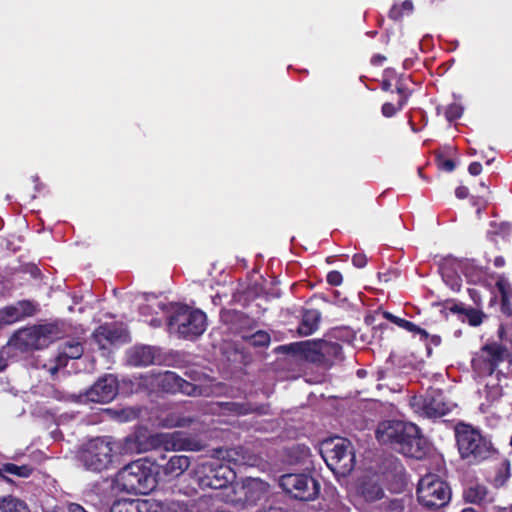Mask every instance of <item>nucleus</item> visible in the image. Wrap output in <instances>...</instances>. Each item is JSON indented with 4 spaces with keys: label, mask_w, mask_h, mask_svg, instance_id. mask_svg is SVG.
I'll return each instance as SVG.
<instances>
[{
    "label": "nucleus",
    "mask_w": 512,
    "mask_h": 512,
    "mask_svg": "<svg viewBox=\"0 0 512 512\" xmlns=\"http://www.w3.org/2000/svg\"><path fill=\"white\" fill-rule=\"evenodd\" d=\"M440 337L439 336H433L432 337V342L435 344V345H439L440 344Z\"/></svg>",
    "instance_id": "nucleus-58"
},
{
    "label": "nucleus",
    "mask_w": 512,
    "mask_h": 512,
    "mask_svg": "<svg viewBox=\"0 0 512 512\" xmlns=\"http://www.w3.org/2000/svg\"><path fill=\"white\" fill-rule=\"evenodd\" d=\"M161 323H162V322H161V320H160V319L153 318V319H151V321H150V323H149V324H150L152 327H159V326H161Z\"/></svg>",
    "instance_id": "nucleus-52"
},
{
    "label": "nucleus",
    "mask_w": 512,
    "mask_h": 512,
    "mask_svg": "<svg viewBox=\"0 0 512 512\" xmlns=\"http://www.w3.org/2000/svg\"><path fill=\"white\" fill-rule=\"evenodd\" d=\"M315 352L318 356L316 360L325 365H331L342 358V347L336 342L321 341L316 345Z\"/></svg>",
    "instance_id": "nucleus-23"
},
{
    "label": "nucleus",
    "mask_w": 512,
    "mask_h": 512,
    "mask_svg": "<svg viewBox=\"0 0 512 512\" xmlns=\"http://www.w3.org/2000/svg\"><path fill=\"white\" fill-rule=\"evenodd\" d=\"M221 318H222V320L225 323H227V324L230 323L231 324L229 329L231 331H233V332H238L239 331V327L236 325V322L241 321V320L244 319L243 314L240 313V312H237V311H227V312H224V313H222Z\"/></svg>",
    "instance_id": "nucleus-36"
},
{
    "label": "nucleus",
    "mask_w": 512,
    "mask_h": 512,
    "mask_svg": "<svg viewBox=\"0 0 512 512\" xmlns=\"http://www.w3.org/2000/svg\"><path fill=\"white\" fill-rule=\"evenodd\" d=\"M205 471L209 473L205 475V478L202 480L204 485L210 486L212 488H222L226 486V484L233 477V473L227 467L219 466L217 469L214 468L213 463H206L203 465Z\"/></svg>",
    "instance_id": "nucleus-19"
},
{
    "label": "nucleus",
    "mask_w": 512,
    "mask_h": 512,
    "mask_svg": "<svg viewBox=\"0 0 512 512\" xmlns=\"http://www.w3.org/2000/svg\"><path fill=\"white\" fill-rule=\"evenodd\" d=\"M60 336L61 330L57 324H44L19 330L11 343L21 350L43 349Z\"/></svg>",
    "instance_id": "nucleus-7"
},
{
    "label": "nucleus",
    "mask_w": 512,
    "mask_h": 512,
    "mask_svg": "<svg viewBox=\"0 0 512 512\" xmlns=\"http://www.w3.org/2000/svg\"><path fill=\"white\" fill-rule=\"evenodd\" d=\"M386 512H423V508L415 504L411 497L405 496L391 500Z\"/></svg>",
    "instance_id": "nucleus-31"
},
{
    "label": "nucleus",
    "mask_w": 512,
    "mask_h": 512,
    "mask_svg": "<svg viewBox=\"0 0 512 512\" xmlns=\"http://www.w3.org/2000/svg\"><path fill=\"white\" fill-rule=\"evenodd\" d=\"M398 326L401 327V328H404L406 329L407 331H410V332H413V333H418L420 334L423 338H427L428 337V333L421 329L420 327L416 326L414 323L408 321V320H405V319H400L398 320Z\"/></svg>",
    "instance_id": "nucleus-39"
},
{
    "label": "nucleus",
    "mask_w": 512,
    "mask_h": 512,
    "mask_svg": "<svg viewBox=\"0 0 512 512\" xmlns=\"http://www.w3.org/2000/svg\"><path fill=\"white\" fill-rule=\"evenodd\" d=\"M396 89H397L398 94L400 95L399 109H402L408 100L410 92L408 91V89L404 86V84L401 81H398Z\"/></svg>",
    "instance_id": "nucleus-40"
},
{
    "label": "nucleus",
    "mask_w": 512,
    "mask_h": 512,
    "mask_svg": "<svg viewBox=\"0 0 512 512\" xmlns=\"http://www.w3.org/2000/svg\"><path fill=\"white\" fill-rule=\"evenodd\" d=\"M162 386L169 392H182L187 395H196L198 389L195 385L177 376L174 372L167 371L162 377Z\"/></svg>",
    "instance_id": "nucleus-22"
},
{
    "label": "nucleus",
    "mask_w": 512,
    "mask_h": 512,
    "mask_svg": "<svg viewBox=\"0 0 512 512\" xmlns=\"http://www.w3.org/2000/svg\"><path fill=\"white\" fill-rule=\"evenodd\" d=\"M6 367V360L5 358L0 354V371Z\"/></svg>",
    "instance_id": "nucleus-55"
},
{
    "label": "nucleus",
    "mask_w": 512,
    "mask_h": 512,
    "mask_svg": "<svg viewBox=\"0 0 512 512\" xmlns=\"http://www.w3.org/2000/svg\"><path fill=\"white\" fill-rule=\"evenodd\" d=\"M461 512H475L472 508L463 509Z\"/></svg>",
    "instance_id": "nucleus-62"
},
{
    "label": "nucleus",
    "mask_w": 512,
    "mask_h": 512,
    "mask_svg": "<svg viewBox=\"0 0 512 512\" xmlns=\"http://www.w3.org/2000/svg\"><path fill=\"white\" fill-rule=\"evenodd\" d=\"M117 486L128 493L148 494L156 487L152 464L138 459L124 466L116 475Z\"/></svg>",
    "instance_id": "nucleus-4"
},
{
    "label": "nucleus",
    "mask_w": 512,
    "mask_h": 512,
    "mask_svg": "<svg viewBox=\"0 0 512 512\" xmlns=\"http://www.w3.org/2000/svg\"><path fill=\"white\" fill-rule=\"evenodd\" d=\"M127 360L133 366H149L160 361V354L155 347L140 345L128 351Z\"/></svg>",
    "instance_id": "nucleus-17"
},
{
    "label": "nucleus",
    "mask_w": 512,
    "mask_h": 512,
    "mask_svg": "<svg viewBox=\"0 0 512 512\" xmlns=\"http://www.w3.org/2000/svg\"><path fill=\"white\" fill-rule=\"evenodd\" d=\"M152 442L167 451H200L203 447L199 441L187 437L180 431L156 434L152 437Z\"/></svg>",
    "instance_id": "nucleus-14"
},
{
    "label": "nucleus",
    "mask_w": 512,
    "mask_h": 512,
    "mask_svg": "<svg viewBox=\"0 0 512 512\" xmlns=\"http://www.w3.org/2000/svg\"><path fill=\"white\" fill-rule=\"evenodd\" d=\"M84 352L83 345L78 340H68L61 345L60 351L56 357V366L51 368L55 373L60 367L66 366L69 359H79Z\"/></svg>",
    "instance_id": "nucleus-20"
},
{
    "label": "nucleus",
    "mask_w": 512,
    "mask_h": 512,
    "mask_svg": "<svg viewBox=\"0 0 512 512\" xmlns=\"http://www.w3.org/2000/svg\"><path fill=\"white\" fill-rule=\"evenodd\" d=\"M510 357V352L504 344L491 342L484 345L472 358L474 373L484 380V388L479 392L485 395L489 403L502 396L503 381L506 377L500 366L505 363L509 365Z\"/></svg>",
    "instance_id": "nucleus-1"
},
{
    "label": "nucleus",
    "mask_w": 512,
    "mask_h": 512,
    "mask_svg": "<svg viewBox=\"0 0 512 512\" xmlns=\"http://www.w3.org/2000/svg\"><path fill=\"white\" fill-rule=\"evenodd\" d=\"M157 308L163 312L171 311L167 322L170 333L194 339L206 330V315L200 310H193L185 305H167L163 302H157Z\"/></svg>",
    "instance_id": "nucleus-3"
},
{
    "label": "nucleus",
    "mask_w": 512,
    "mask_h": 512,
    "mask_svg": "<svg viewBox=\"0 0 512 512\" xmlns=\"http://www.w3.org/2000/svg\"><path fill=\"white\" fill-rule=\"evenodd\" d=\"M190 466V458L186 455H174L164 466V473L169 476L178 477Z\"/></svg>",
    "instance_id": "nucleus-26"
},
{
    "label": "nucleus",
    "mask_w": 512,
    "mask_h": 512,
    "mask_svg": "<svg viewBox=\"0 0 512 512\" xmlns=\"http://www.w3.org/2000/svg\"><path fill=\"white\" fill-rule=\"evenodd\" d=\"M235 407H236V411L240 414H246L249 412V409H247L245 406L243 405H238V404H233Z\"/></svg>",
    "instance_id": "nucleus-50"
},
{
    "label": "nucleus",
    "mask_w": 512,
    "mask_h": 512,
    "mask_svg": "<svg viewBox=\"0 0 512 512\" xmlns=\"http://www.w3.org/2000/svg\"><path fill=\"white\" fill-rule=\"evenodd\" d=\"M47 512H64L61 508L55 507L51 510H48Z\"/></svg>",
    "instance_id": "nucleus-59"
},
{
    "label": "nucleus",
    "mask_w": 512,
    "mask_h": 512,
    "mask_svg": "<svg viewBox=\"0 0 512 512\" xmlns=\"http://www.w3.org/2000/svg\"><path fill=\"white\" fill-rule=\"evenodd\" d=\"M248 341L255 347H264L270 343V336L267 332L259 330L248 337Z\"/></svg>",
    "instance_id": "nucleus-37"
},
{
    "label": "nucleus",
    "mask_w": 512,
    "mask_h": 512,
    "mask_svg": "<svg viewBox=\"0 0 512 512\" xmlns=\"http://www.w3.org/2000/svg\"><path fill=\"white\" fill-rule=\"evenodd\" d=\"M468 188H466L465 186H459L458 188H456L455 190V195L457 198L459 199H464L468 196Z\"/></svg>",
    "instance_id": "nucleus-49"
},
{
    "label": "nucleus",
    "mask_w": 512,
    "mask_h": 512,
    "mask_svg": "<svg viewBox=\"0 0 512 512\" xmlns=\"http://www.w3.org/2000/svg\"><path fill=\"white\" fill-rule=\"evenodd\" d=\"M455 434L459 453L469 463H478L491 455V442L472 426L459 424Z\"/></svg>",
    "instance_id": "nucleus-5"
},
{
    "label": "nucleus",
    "mask_w": 512,
    "mask_h": 512,
    "mask_svg": "<svg viewBox=\"0 0 512 512\" xmlns=\"http://www.w3.org/2000/svg\"><path fill=\"white\" fill-rule=\"evenodd\" d=\"M463 114V107L458 103H452L447 106L445 110L446 119L449 122H452L458 118H460Z\"/></svg>",
    "instance_id": "nucleus-38"
},
{
    "label": "nucleus",
    "mask_w": 512,
    "mask_h": 512,
    "mask_svg": "<svg viewBox=\"0 0 512 512\" xmlns=\"http://www.w3.org/2000/svg\"><path fill=\"white\" fill-rule=\"evenodd\" d=\"M113 444L109 437L91 440L80 451L79 462L87 470L100 472L107 469L113 459Z\"/></svg>",
    "instance_id": "nucleus-9"
},
{
    "label": "nucleus",
    "mask_w": 512,
    "mask_h": 512,
    "mask_svg": "<svg viewBox=\"0 0 512 512\" xmlns=\"http://www.w3.org/2000/svg\"><path fill=\"white\" fill-rule=\"evenodd\" d=\"M464 498L466 501L475 504H482L490 501L488 490L482 485L468 487L464 492Z\"/></svg>",
    "instance_id": "nucleus-33"
},
{
    "label": "nucleus",
    "mask_w": 512,
    "mask_h": 512,
    "mask_svg": "<svg viewBox=\"0 0 512 512\" xmlns=\"http://www.w3.org/2000/svg\"><path fill=\"white\" fill-rule=\"evenodd\" d=\"M148 308H150V306L142 307V308H141V313H142V314H145V313H146V310H147Z\"/></svg>",
    "instance_id": "nucleus-63"
},
{
    "label": "nucleus",
    "mask_w": 512,
    "mask_h": 512,
    "mask_svg": "<svg viewBox=\"0 0 512 512\" xmlns=\"http://www.w3.org/2000/svg\"><path fill=\"white\" fill-rule=\"evenodd\" d=\"M176 426H182L183 424L179 421L175 424Z\"/></svg>",
    "instance_id": "nucleus-64"
},
{
    "label": "nucleus",
    "mask_w": 512,
    "mask_h": 512,
    "mask_svg": "<svg viewBox=\"0 0 512 512\" xmlns=\"http://www.w3.org/2000/svg\"><path fill=\"white\" fill-rule=\"evenodd\" d=\"M496 288L501 296L502 311L508 315L512 314V287L504 277L496 281Z\"/></svg>",
    "instance_id": "nucleus-30"
},
{
    "label": "nucleus",
    "mask_w": 512,
    "mask_h": 512,
    "mask_svg": "<svg viewBox=\"0 0 512 512\" xmlns=\"http://www.w3.org/2000/svg\"><path fill=\"white\" fill-rule=\"evenodd\" d=\"M118 392V382L115 376L108 374L99 378L86 393L78 396L81 403H108Z\"/></svg>",
    "instance_id": "nucleus-12"
},
{
    "label": "nucleus",
    "mask_w": 512,
    "mask_h": 512,
    "mask_svg": "<svg viewBox=\"0 0 512 512\" xmlns=\"http://www.w3.org/2000/svg\"><path fill=\"white\" fill-rule=\"evenodd\" d=\"M492 227H497L495 222L491 223ZM499 229L492 231L494 234H501L503 236H507L510 234L511 225L509 223H500L498 224Z\"/></svg>",
    "instance_id": "nucleus-43"
},
{
    "label": "nucleus",
    "mask_w": 512,
    "mask_h": 512,
    "mask_svg": "<svg viewBox=\"0 0 512 512\" xmlns=\"http://www.w3.org/2000/svg\"><path fill=\"white\" fill-rule=\"evenodd\" d=\"M441 169L451 172L455 169V163L451 159H444L439 163Z\"/></svg>",
    "instance_id": "nucleus-46"
},
{
    "label": "nucleus",
    "mask_w": 512,
    "mask_h": 512,
    "mask_svg": "<svg viewBox=\"0 0 512 512\" xmlns=\"http://www.w3.org/2000/svg\"><path fill=\"white\" fill-rule=\"evenodd\" d=\"M352 262L357 268H363L367 263V259L363 254H355L352 258Z\"/></svg>",
    "instance_id": "nucleus-45"
},
{
    "label": "nucleus",
    "mask_w": 512,
    "mask_h": 512,
    "mask_svg": "<svg viewBox=\"0 0 512 512\" xmlns=\"http://www.w3.org/2000/svg\"><path fill=\"white\" fill-rule=\"evenodd\" d=\"M400 110L399 109V106L396 108L393 104L391 103H384L383 106H382V114L385 116V117H392L393 115L396 114V112Z\"/></svg>",
    "instance_id": "nucleus-44"
},
{
    "label": "nucleus",
    "mask_w": 512,
    "mask_h": 512,
    "mask_svg": "<svg viewBox=\"0 0 512 512\" xmlns=\"http://www.w3.org/2000/svg\"><path fill=\"white\" fill-rule=\"evenodd\" d=\"M417 496L422 508L437 510L449 502L451 491L437 475L427 474L418 483Z\"/></svg>",
    "instance_id": "nucleus-8"
},
{
    "label": "nucleus",
    "mask_w": 512,
    "mask_h": 512,
    "mask_svg": "<svg viewBox=\"0 0 512 512\" xmlns=\"http://www.w3.org/2000/svg\"><path fill=\"white\" fill-rule=\"evenodd\" d=\"M255 512H282V510L279 508H274V507L269 506L268 510L261 508V509H257Z\"/></svg>",
    "instance_id": "nucleus-51"
},
{
    "label": "nucleus",
    "mask_w": 512,
    "mask_h": 512,
    "mask_svg": "<svg viewBox=\"0 0 512 512\" xmlns=\"http://www.w3.org/2000/svg\"><path fill=\"white\" fill-rule=\"evenodd\" d=\"M383 316H384V318H386L387 320L392 321V319H393V316H394V315H393L392 313H390V312H384V313H383Z\"/></svg>",
    "instance_id": "nucleus-56"
},
{
    "label": "nucleus",
    "mask_w": 512,
    "mask_h": 512,
    "mask_svg": "<svg viewBox=\"0 0 512 512\" xmlns=\"http://www.w3.org/2000/svg\"><path fill=\"white\" fill-rule=\"evenodd\" d=\"M383 60H385V57L381 55H377L372 59L373 63H381Z\"/></svg>",
    "instance_id": "nucleus-54"
},
{
    "label": "nucleus",
    "mask_w": 512,
    "mask_h": 512,
    "mask_svg": "<svg viewBox=\"0 0 512 512\" xmlns=\"http://www.w3.org/2000/svg\"><path fill=\"white\" fill-rule=\"evenodd\" d=\"M469 292V295L471 297V299L473 300V302L479 306L481 304V296H480V293L477 289L475 288H471L468 290Z\"/></svg>",
    "instance_id": "nucleus-48"
},
{
    "label": "nucleus",
    "mask_w": 512,
    "mask_h": 512,
    "mask_svg": "<svg viewBox=\"0 0 512 512\" xmlns=\"http://www.w3.org/2000/svg\"><path fill=\"white\" fill-rule=\"evenodd\" d=\"M320 313L315 309L306 310L302 315L298 332L302 336H308L314 333L319 325Z\"/></svg>",
    "instance_id": "nucleus-25"
},
{
    "label": "nucleus",
    "mask_w": 512,
    "mask_h": 512,
    "mask_svg": "<svg viewBox=\"0 0 512 512\" xmlns=\"http://www.w3.org/2000/svg\"><path fill=\"white\" fill-rule=\"evenodd\" d=\"M243 490L247 507H253L266 500L269 485L260 479L254 478L246 481Z\"/></svg>",
    "instance_id": "nucleus-18"
},
{
    "label": "nucleus",
    "mask_w": 512,
    "mask_h": 512,
    "mask_svg": "<svg viewBox=\"0 0 512 512\" xmlns=\"http://www.w3.org/2000/svg\"><path fill=\"white\" fill-rule=\"evenodd\" d=\"M461 261V273L464 274L468 282L474 284H481L485 280V271L477 266L473 261L460 260Z\"/></svg>",
    "instance_id": "nucleus-29"
},
{
    "label": "nucleus",
    "mask_w": 512,
    "mask_h": 512,
    "mask_svg": "<svg viewBox=\"0 0 512 512\" xmlns=\"http://www.w3.org/2000/svg\"><path fill=\"white\" fill-rule=\"evenodd\" d=\"M363 509L365 512H386L390 499L385 496L382 488L374 483H365L361 488Z\"/></svg>",
    "instance_id": "nucleus-15"
},
{
    "label": "nucleus",
    "mask_w": 512,
    "mask_h": 512,
    "mask_svg": "<svg viewBox=\"0 0 512 512\" xmlns=\"http://www.w3.org/2000/svg\"><path fill=\"white\" fill-rule=\"evenodd\" d=\"M378 277H379L380 279L383 277L385 281H387V280H388V279H387V277H386V274H381V273H379V274H378Z\"/></svg>",
    "instance_id": "nucleus-61"
},
{
    "label": "nucleus",
    "mask_w": 512,
    "mask_h": 512,
    "mask_svg": "<svg viewBox=\"0 0 512 512\" xmlns=\"http://www.w3.org/2000/svg\"><path fill=\"white\" fill-rule=\"evenodd\" d=\"M7 309L9 310L14 322L33 316L38 310L37 304L28 300L19 301L14 305L7 306Z\"/></svg>",
    "instance_id": "nucleus-27"
},
{
    "label": "nucleus",
    "mask_w": 512,
    "mask_h": 512,
    "mask_svg": "<svg viewBox=\"0 0 512 512\" xmlns=\"http://www.w3.org/2000/svg\"><path fill=\"white\" fill-rule=\"evenodd\" d=\"M400 319H401V318H399V317H397V316H395V315H394V316H393V319H392V321H391V322H393L394 324H396V325H397V324H398V322H399L398 320H400Z\"/></svg>",
    "instance_id": "nucleus-60"
},
{
    "label": "nucleus",
    "mask_w": 512,
    "mask_h": 512,
    "mask_svg": "<svg viewBox=\"0 0 512 512\" xmlns=\"http://www.w3.org/2000/svg\"><path fill=\"white\" fill-rule=\"evenodd\" d=\"M93 339L102 350L118 346L129 341V335L124 325L106 323L99 326L93 333Z\"/></svg>",
    "instance_id": "nucleus-13"
},
{
    "label": "nucleus",
    "mask_w": 512,
    "mask_h": 512,
    "mask_svg": "<svg viewBox=\"0 0 512 512\" xmlns=\"http://www.w3.org/2000/svg\"><path fill=\"white\" fill-rule=\"evenodd\" d=\"M279 484L287 493L294 498L311 501L314 500L320 491L319 483L307 474H285L279 479Z\"/></svg>",
    "instance_id": "nucleus-10"
},
{
    "label": "nucleus",
    "mask_w": 512,
    "mask_h": 512,
    "mask_svg": "<svg viewBox=\"0 0 512 512\" xmlns=\"http://www.w3.org/2000/svg\"><path fill=\"white\" fill-rule=\"evenodd\" d=\"M110 512H161V508L153 500L122 499L114 502Z\"/></svg>",
    "instance_id": "nucleus-16"
},
{
    "label": "nucleus",
    "mask_w": 512,
    "mask_h": 512,
    "mask_svg": "<svg viewBox=\"0 0 512 512\" xmlns=\"http://www.w3.org/2000/svg\"><path fill=\"white\" fill-rule=\"evenodd\" d=\"M413 8L412 1L405 0L401 5H393L389 11V17L393 20H400L405 14H411Z\"/></svg>",
    "instance_id": "nucleus-35"
},
{
    "label": "nucleus",
    "mask_w": 512,
    "mask_h": 512,
    "mask_svg": "<svg viewBox=\"0 0 512 512\" xmlns=\"http://www.w3.org/2000/svg\"><path fill=\"white\" fill-rule=\"evenodd\" d=\"M440 270L446 285L453 291H459L462 285V279L459 275V272H461V261L457 259H445Z\"/></svg>",
    "instance_id": "nucleus-21"
},
{
    "label": "nucleus",
    "mask_w": 512,
    "mask_h": 512,
    "mask_svg": "<svg viewBox=\"0 0 512 512\" xmlns=\"http://www.w3.org/2000/svg\"><path fill=\"white\" fill-rule=\"evenodd\" d=\"M15 323L7 307L0 309V326Z\"/></svg>",
    "instance_id": "nucleus-42"
},
{
    "label": "nucleus",
    "mask_w": 512,
    "mask_h": 512,
    "mask_svg": "<svg viewBox=\"0 0 512 512\" xmlns=\"http://www.w3.org/2000/svg\"><path fill=\"white\" fill-rule=\"evenodd\" d=\"M412 406L416 412L427 418H439L448 414L454 404L447 402L439 390H429L423 397H414Z\"/></svg>",
    "instance_id": "nucleus-11"
},
{
    "label": "nucleus",
    "mask_w": 512,
    "mask_h": 512,
    "mask_svg": "<svg viewBox=\"0 0 512 512\" xmlns=\"http://www.w3.org/2000/svg\"><path fill=\"white\" fill-rule=\"evenodd\" d=\"M1 512H30L27 504L11 495L0 497Z\"/></svg>",
    "instance_id": "nucleus-32"
},
{
    "label": "nucleus",
    "mask_w": 512,
    "mask_h": 512,
    "mask_svg": "<svg viewBox=\"0 0 512 512\" xmlns=\"http://www.w3.org/2000/svg\"><path fill=\"white\" fill-rule=\"evenodd\" d=\"M226 453L227 458L238 465L255 466L258 463V457L245 447H235L227 450Z\"/></svg>",
    "instance_id": "nucleus-24"
},
{
    "label": "nucleus",
    "mask_w": 512,
    "mask_h": 512,
    "mask_svg": "<svg viewBox=\"0 0 512 512\" xmlns=\"http://www.w3.org/2000/svg\"><path fill=\"white\" fill-rule=\"evenodd\" d=\"M342 281H343L342 274L338 271H330L327 274V282L330 285L338 286L342 283Z\"/></svg>",
    "instance_id": "nucleus-41"
},
{
    "label": "nucleus",
    "mask_w": 512,
    "mask_h": 512,
    "mask_svg": "<svg viewBox=\"0 0 512 512\" xmlns=\"http://www.w3.org/2000/svg\"><path fill=\"white\" fill-rule=\"evenodd\" d=\"M468 171L471 175L477 176L482 171V165L479 162H472L468 167Z\"/></svg>",
    "instance_id": "nucleus-47"
},
{
    "label": "nucleus",
    "mask_w": 512,
    "mask_h": 512,
    "mask_svg": "<svg viewBox=\"0 0 512 512\" xmlns=\"http://www.w3.org/2000/svg\"><path fill=\"white\" fill-rule=\"evenodd\" d=\"M382 89L384 91H389L391 89V83L389 81H387V80L383 81Z\"/></svg>",
    "instance_id": "nucleus-53"
},
{
    "label": "nucleus",
    "mask_w": 512,
    "mask_h": 512,
    "mask_svg": "<svg viewBox=\"0 0 512 512\" xmlns=\"http://www.w3.org/2000/svg\"><path fill=\"white\" fill-rule=\"evenodd\" d=\"M32 472L33 468L30 465L18 466L13 463H4L0 466V476L3 477L6 481H10V479L5 477L3 475L4 473H8L20 478H28Z\"/></svg>",
    "instance_id": "nucleus-34"
},
{
    "label": "nucleus",
    "mask_w": 512,
    "mask_h": 512,
    "mask_svg": "<svg viewBox=\"0 0 512 512\" xmlns=\"http://www.w3.org/2000/svg\"><path fill=\"white\" fill-rule=\"evenodd\" d=\"M503 264H504V260H503V258L499 257V258H496V259H495V265H496V266H499V267H500V266H502Z\"/></svg>",
    "instance_id": "nucleus-57"
},
{
    "label": "nucleus",
    "mask_w": 512,
    "mask_h": 512,
    "mask_svg": "<svg viewBox=\"0 0 512 512\" xmlns=\"http://www.w3.org/2000/svg\"><path fill=\"white\" fill-rule=\"evenodd\" d=\"M320 452L327 466L335 473L345 475L354 468L355 454L348 439L336 437L325 440Z\"/></svg>",
    "instance_id": "nucleus-6"
},
{
    "label": "nucleus",
    "mask_w": 512,
    "mask_h": 512,
    "mask_svg": "<svg viewBox=\"0 0 512 512\" xmlns=\"http://www.w3.org/2000/svg\"><path fill=\"white\" fill-rule=\"evenodd\" d=\"M451 311L462 315V320L471 326H479L484 318V314L479 309L466 307L462 303L454 304Z\"/></svg>",
    "instance_id": "nucleus-28"
},
{
    "label": "nucleus",
    "mask_w": 512,
    "mask_h": 512,
    "mask_svg": "<svg viewBox=\"0 0 512 512\" xmlns=\"http://www.w3.org/2000/svg\"><path fill=\"white\" fill-rule=\"evenodd\" d=\"M376 437L380 443L391 446L407 457L421 458L424 454L425 440L413 423L383 421L378 425Z\"/></svg>",
    "instance_id": "nucleus-2"
}]
</instances>
